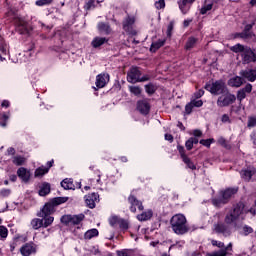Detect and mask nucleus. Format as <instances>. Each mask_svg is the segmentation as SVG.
<instances>
[{"mask_svg": "<svg viewBox=\"0 0 256 256\" xmlns=\"http://www.w3.org/2000/svg\"><path fill=\"white\" fill-rule=\"evenodd\" d=\"M119 221H121V218L117 217V216H112L110 218V225L112 227H115V225H119Z\"/></svg>", "mask_w": 256, "mask_h": 256, "instance_id": "49530a36", "label": "nucleus"}, {"mask_svg": "<svg viewBox=\"0 0 256 256\" xmlns=\"http://www.w3.org/2000/svg\"><path fill=\"white\" fill-rule=\"evenodd\" d=\"M203 95H205V91H203V90H199V91L195 94V96L197 97V99L203 97Z\"/></svg>", "mask_w": 256, "mask_h": 256, "instance_id": "69168bd1", "label": "nucleus"}, {"mask_svg": "<svg viewBox=\"0 0 256 256\" xmlns=\"http://www.w3.org/2000/svg\"><path fill=\"white\" fill-rule=\"evenodd\" d=\"M11 195L10 189H2L0 190V197H9Z\"/></svg>", "mask_w": 256, "mask_h": 256, "instance_id": "3c124183", "label": "nucleus"}, {"mask_svg": "<svg viewBox=\"0 0 256 256\" xmlns=\"http://www.w3.org/2000/svg\"><path fill=\"white\" fill-rule=\"evenodd\" d=\"M195 3V0H180L178 2L179 9L182 11L183 15H187L189 13V10L191 9V5Z\"/></svg>", "mask_w": 256, "mask_h": 256, "instance_id": "dca6fc26", "label": "nucleus"}, {"mask_svg": "<svg viewBox=\"0 0 256 256\" xmlns=\"http://www.w3.org/2000/svg\"><path fill=\"white\" fill-rule=\"evenodd\" d=\"M247 127H249V129L256 127V117L251 116L248 118V124Z\"/></svg>", "mask_w": 256, "mask_h": 256, "instance_id": "c03bdc74", "label": "nucleus"}, {"mask_svg": "<svg viewBox=\"0 0 256 256\" xmlns=\"http://www.w3.org/2000/svg\"><path fill=\"white\" fill-rule=\"evenodd\" d=\"M27 160L25 159V157H22V156H15L12 160V162L14 163V165H17V166H21V165H25V162Z\"/></svg>", "mask_w": 256, "mask_h": 256, "instance_id": "f704fd0d", "label": "nucleus"}, {"mask_svg": "<svg viewBox=\"0 0 256 256\" xmlns=\"http://www.w3.org/2000/svg\"><path fill=\"white\" fill-rule=\"evenodd\" d=\"M208 256H227V250L221 249L219 251L208 254Z\"/></svg>", "mask_w": 256, "mask_h": 256, "instance_id": "79ce46f5", "label": "nucleus"}, {"mask_svg": "<svg viewBox=\"0 0 256 256\" xmlns=\"http://www.w3.org/2000/svg\"><path fill=\"white\" fill-rule=\"evenodd\" d=\"M53 3V0H37L36 5L38 7H43V5H51Z\"/></svg>", "mask_w": 256, "mask_h": 256, "instance_id": "a18cd8bd", "label": "nucleus"}, {"mask_svg": "<svg viewBox=\"0 0 256 256\" xmlns=\"http://www.w3.org/2000/svg\"><path fill=\"white\" fill-rule=\"evenodd\" d=\"M243 77H239V76H235V77H232L228 80V85L229 87H241V85H243Z\"/></svg>", "mask_w": 256, "mask_h": 256, "instance_id": "aec40b11", "label": "nucleus"}, {"mask_svg": "<svg viewBox=\"0 0 256 256\" xmlns=\"http://www.w3.org/2000/svg\"><path fill=\"white\" fill-rule=\"evenodd\" d=\"M145 91L146 93H148V95H153V93H155V85L153 84L145 85Z\"/></svg>", "mask_w": 256, "mask_h": 256, "instance_id": "37998d69", "label": "nucleus"}, {"mask_svg": "<svg viewBox=\"0 0 256 256\" xmlns=\"http://www.w3.org/2000/svg\"><path fill=\"white\" fill-rule=\"evenodd\" d=\"M42 227L47 228L51 225H53V221H55V218L53 216H45L42 217Z\"/></svg>", "mask_w": 256, "mask_h": 256, "instance_id": "2f4dec72", "label": "nucleus"}, {"mask_svg": "<svg viewBox=\"0 0 256 256\" xmlns=\"http://www.w3.org/2000/svg\"><path fill=\"white\" fill-rule=\"evenodd\" d=\"M165 45V40H158L157 42H153L150 47V51L155 53L158 49H161Z\"/></svg>", "mask_w": 256, "mask_h": 256, "instance_id": "c756f323", "label": "nucleus"}, {"mask_svg": "<svg viewBox=\"0 0 256 256\" xmlns=\"http://www.w3.org/2000/svg\"><path fill=\"white\" fill-rule=\"evenodd\" d=\"M214 139H202L200 140V145H204V147H211V143H213Z\"/></svg>", "mask_w": 256, "mask_h": 256, "instance_id": "de8ad7c7", "label": "nucleus"}, {"mask_svg": "<svg viewBox=\"0 0 256 256\" xmlns=\"http://www.w3.org/2000/svg\"><path fill=\"white\" fill-rule=\"evenodd\" d=\"M246 94L251 93L253 91V85L251 84H246V86L242 89Z\"/></svg>", "mask_w": 256, "mask_h": 256, "instance_id": "6e6d98bb", "label": "nucleus"}, {"mask_svg": "<svg viewBox=\"0 0 256 256\" xmlns=\"http://www.w3.org/2000/svg\"><path fill=\"white\" fill-rule=\"evenodd\" d=\"M245 97H247V93L245 91H243L242 89L239 90L237 93L238 101H243V99H245Z\"/></svg>", "mask_w": 256, "mask_h": 256, "instance_id": "8fccbe9b", "label": "nucleus"}, {"mask_svg": "<svg viewBox=\"0 0 256 256\" xmlns=\"http://www.w3.org/2000/svg\"><path fill=\"white\" fill-rule=\"evenodd\" d=\"M20 251L23 256H29L32 255V253H35L37 250L33 245L25 244L24 246L21 247Z\"/></svg>", "mask_w": 256, "mask_h": 256, "instance_id": "4be33fe9", "label": "nucleus"}, {"mask_svg": "<svg viewBox=\"0 0 256 256\" xmlns=\"http://www.w3.org/2000/svg\"><path fill=\"white\" fill-rule=\"evenodd\" d=\"M238 37H240L241 39H253V32L243 30V32L238 34Z\"/></svg>", "mask_w": 256, "mask_h": 256, "instance_id": "e433bc0d", "label": "nucleus"}, {"mask_svg": "<svg viewBox=\"0 0 256 256\" xmlns=\"http://www.w3.org/2000/svg\"><path fill=\"white\" fill-rule=\"evenodd\" d=\"M17 175L24 183H29V180L31 179V171L25 167L19 168L17 170Z\"/></svg>", "mask_w": 256, "mask_h": 256, "instance_id": "2eb2a0df", "label": "nucleus"}, {"mask_svg": "<svg viewBox=\"0 0 256 256\" xmlns=\"http://www.w3.org/2000/svg\"><path fill=\"white\" fill-rule=\"evenodd\" d=\"M193 107H195V106H193V103L192 102H190L189 104H187L186 105V107H185V111H186V113H191V111H193Z\"/></svg>", "mask_w": 256, "mask_h": 256, "instance_id": "052dcab7", "label": "nucleus"}, {"mask_svg": "<svg viewBox=\"0 0 256 256\" xmlns=\"http://www.w3.org/2000/svg\"><path fill=\"white\" fill-rule=\"evenodd\" d=\"M99 199V194L97 193H92L91 195L85 196V202L87 207L90 209H95V201Z\"/></svg>", "mask_w": 256, "mask_h": 256, "instance_id": "6ab92c4d", "label": "nucleus"}, {"mask_svg": "<svg viewBox=\"0 0 256 256\" xmlns=\"http://www.w3.org/2000/svg\"><path fill=\"white\" fill-rule=\"evenodd\" d=\"M0 51L4 53V55H7V51H8L7 45L0 46Z\"/></svg>", "mask_w": 256, "mask_h": 256, "instance_id": "338daca9", "label": "nucleus"}, {"mask_svg": "<svg viewBox=\"0 0 256 256\" xmlns=\"http://www.w3.org/2000/svg\"><path fill=\"white\" fill-rule=\"evenodd\" d=\"M61 186L63 189H72L75 190L77 187H75V184H73V180L66 178L61 182Z\"/></svg>", "mask_w": 256, "mask_h": 256, "instance_id": "bb28decb", "label": "nucleus"}, {"mask_svg": "<svg viewBox=\"0 0 256 256\" xmlns=\"http://www.w3.org/2000/svg\"><path fill=\"white\" fill-rule=\"evenodd\" d=\"M191 103L194 107H202L203 106V101H201V100H193V101H191Z\"/></svg>", "mask_w": 256, "mask_h": 256, "instance_id": "13d9d810", "label": "nucleus"}, {"mask_svg": "<svg viewBox=\"0 0 256 256\" xmlns=\"http://www.w3.org/2000/svg\"><path fill=\"white\" fill-rule=\"evenodd\" d=\"M156 9H163L165 8V0H158L155 2Z\"/></svg>", "mask_w": 256, "mask_h": 256, "instance_id": "603ef678", "label": "nucleus"}, {"mask_svg": "<svg viewBox=\"0 0 256 256\" xmlns=\"http://www.w3.org/2000/svg\"><path fill=\"white\" fill-rule=\"evenodd\" d=\"M256 170L253 166H249L247 168H244L241 170L240 175L241 178L244 179V181H251V177L255 175Z\"/></svg>", "mask_w": 256, "mask_h": 256, "instance_id": "4468645a", "label": "nucleus"}, {"mask_svg": "<svg viewBox=\"0 0 256 256\" xmlns=\"http://www.w3.org/2000/svg\"><path fill=\"white\" fill-rule=\"evenodd\" d=\"M68 200H69V198H67V197H58V198L52 199L50 202H48L44 205V207L37 214V216L38 217H47V216L53 215V213H55V207H57V205L67 203Z\"/></svg>", "mask_w": 256, "mask_h": 256, "instance_id": "f03ea898", "label": "nucleus"}, {"mask_svg": "<svg viewBox=\"0 0 256 256\" xmlns=\"http://www.w3.org/2000/svg\"><path fill=\"white\" fill-rule=\"evenodd\" d=\"M201 135H203V132H201V130H194L193 131V136L194 137H201Z\"/></svg>", "mask_w": 256, "mask_h": 256, "instance_id": "e2e57ef3", "label": "nucleus"}, {"mask_svg": "<svg viewBox=\"0 0 256 256\" xmlns=\"http://www.w3.org/2000/svg\"><path fill=\"white\" fill-rule=\"evenodd\" d=\"M49 193H51V185L45 182L40 186L39 195L40 197H45V195H49Z\"/></svg>", "mask_w": 256, "mask_h": 256, "instance_id": "b1692460", "label": "nucleus"}, {"mask_svg": "<svg viewBox=\"0 0 256 256\" xmlns=\"http://www.w3.org/2000/svg\"><path fill=\"white\" fill-rule=\"evenodd\" d=\"M182 161L185 163V165H187L188 169H197V166H195V164L193 163V161H191L189 157L184 158Z\"/></svg>", "mask_w": 256, "mask_h": 256, "instance_id": "ea45409f", "label": "nucleus"}, {"mask_svg": "<svg viewBox=\"0 0 256 256\" xmlns=\"http://www.w3.org/2000/svg\"><path fill=\"white\" fill-rule=\"evenodd\" d=\"M85 219V215L79 214V215H64L61 218V222L65 225H79L81 221Z\"/></svg>", "mask_w": 256, "mask_h": 256, "instance_id": "1a4fd4ad", "label": "nucleus"}, {"mask_svg": "<svg viewBox=\"0 0 256 256\" xmlns=\"http://www.w3.org/2000/svg\"><path fill=\"white\" fill-rule=\"evenodd\" d=\"M205 89L206 91H209L211 95H222V93L229 90V88H227V84H225V81L223 80L208 83L205 85Z\"/></svg>", "mask_w": 256, "mask_h": 256, "instance_id": "39448f33", "label": "nucleus"}, {"mask_svg": "<svg viewBox=\"0 0 256 256\" xmlns=\"http://www.w3.org/2000/svg\"><path fill=\"white\" fill-rule=\"evenodd\" d=\"M197 44V39L196 38H189L188 41L186 42L185 48L187 51L193 49L195 45Z\"/></svg>", "mask_w": 256, "mask_h": 256, "instance_id": "c9c22d12", "label": "nucleus"}, {"mask_svg": "<svg viewBox=\"0 0 256 256\" xmlns=\"http://www.w3.org/2000/svg\"><path fill=\"white\" fill-rule=\"evenodd\" d=\"M16 30L19 31L21 35H25V33H29V24L25 19L21 17H17L14 20Z\"/></svg>", "mask_w": 256, "mask_h": 256, "instance_id": "9d476101", "label": "nucleus"}, {"mask_svg": "<svg viewBox=\"0 0 256 256\" xmlns=\"http://www.w3.org/2000/svg\"><path fill=\"white\" fill-rule=\"evenodd\" d=\"M213 9V3H205L200 9L201 15H206L207 11H211Z\"/></svg>", "mask_w": 256, "mask_h": 256, "instance_id": "4c0bfd02", "label": "nucleus"}, {"mask_svg": "<svg viewBox=\"0 0 256 256\" xmlns=\"http://www.w3.org/2000/svg\"><path fill=\"white\" fill-rule=\"evenodd\" d=\"M128 89L130 93L136 97H139V95H141L143 92V89H141L139 86H129Z\"/></svg>", "mask_w": 256, "mask_h": 256, "instance_id": "473e14b6", "label": "nucleus"}, {"mask_svg": "<svg viewBox=\"0 0 256 256\" xmlns=\"http://www.w3.org/2000/svg\"><path fill=\"white\" fill-rule=\"evenodd\" d=\"M178 151L182 160L187 158V154H185V148L183 146H178Z\"/></svg>", "mask_w": 256, "mask_h": 256, "instance_id": "864d4df0", "label": "nucleus"}, {"mask_svg": "<svg viewBox=\"0 0 256 256\" xmlns=\"http://www.w3.org/2000/svg\"><path fill=\"white\" fill-rule=\"evenodd\" d=\"M215 231L217 233H223L225 237L231 235V228L225 224H218L215 226Z\"/></svg>", "mask_w": 256, "mask_h": 256, "instance_id": "412c9836", "label": "nucleus"}, {"mask_svg": "<svg viewBox=\"0 0 256 256\" xmlns=\"http://www.w3.org/2000/svg\"><path fill=\"white\" fill-rule=\"evenodd\" d=\"M171 31H173V23H170L167 27V37H171Z\"/></svg>", "mask_w": 256, "mask_h": 256, "instance_id": "680f3d73", "label": "nucleus"}, {"mask_svg": "<svg viewBox=\"0 0 256 256\" xmlns=\"http://www.w3.org/2000/svg\"><path fill=\"white\" fill-rule=\"evenodd\" d=\"M105 43H107V38H105V37H95L92 40L91 45L94 49H97V48L101 47V45H105Z\"/></svg>", "mask_w": 256, "mask_h": 256, "instance_id": "5701e85b", "label": "nucleus"}, {"mask_svg": "<svg viewBox=\"0 0 256 256\" xmlns=\"http://www.w3.org/2000/svg\"><path fill=\"white\" fill-rule=\"evenodd\" d=\"M9 235V230L5 226H0V241H5Z\"/></svg>", "mask_w": 256, "mask_h": 256, "instance_id": "72a5a7b5", "label": "nucleus"}, {"mask_svg": "<svg viewBox=\"0 0 256 256\" xmlns=\"http://www.w3.org/2000/svg\"><path fill=\"white\" fill-rule=\"evenodd\" d=\"M165 139H166V141L173 142V135H171V134H165Z\"/></svg>", "mask_w": 256, "mask_h": 256, "instance_id": "774afa93", "label": "nucleus"}, {"mask_svg": "<svg viewBox=\"0 0 256 256\" xmlns=\"http://www.w3.org/2000/svg\"><path fill=\"white\" fill-rule=\"evenodd\" d=\"M47 173H49V168L45 166H41L35 170L34 177L36 178L43 177V175H47Z\"/></svg>", "mask_w": 256, "mask_h": 256, "instance_id": "cd10ccee", "label": "nucleus"}, {"mask_svg": "<svg viewBox=\"0 0 256 256\" xmlns=\"http://www.w3.org/2000/svg\"><path fill=\"white\" fill-rule=\"evenodd\" d=\"M84 9H86V11H89L90 9H95V0H88L84 5Z\"/></svg>", "mask_w": 256, "mask_h": 256, "instance_id": "a19ab883", "label": "nucleus"}, {"mask_svg": "<svg viewBox=\"0 0 256 256\" xmlns=\"http://www.w3.org/2000/svg\"><path fill=\"white\" fill-rule=\"evenodd\" d=\"M185 147L188 151H191V149H193V142L190 140V138L186 141Z\"/></svg>", "mask_w": 256, "mask_h": 256, "instance_id": "4d7b16f0", "label": "nucleus"}, {"mask_svg": "<svg viewBox=\"0 0 256 256\" xmlns=\"http://www.w3.org/2000/svg\"><path fill=\"white\" fill-rule=\"evenodd\" d=\"M98 31H100V33H104L105 35H109V33H111V27L101 22L98 24Z\"/></svg>", "mask_w": 256, "mask_h": 256, "instance_id": "7c9ffc66", "label": "nucleus"}, {"mask_svg": "<svg viewBox=\"0 0 256 256\" xmlns=\"http://www.w3.org/2000/svg\"><path fill=\"white\" fill-rule=\"evenodd\" d=\"M211 243H212L213 247H218L219 249L225 248V243H223L221 241L212 240Z\"/></svg>", "mask_w": 256, "mask_h": 256, "instance_id": "09e8293b", "label": "nucleus"}, {"mask_svg": "<svg viewBox=\"0 0 256 256\" xmlns=\"http://www.w3.org/2000/svg\"><path fill=\"white\" fill-rule=\"evenodd\" d=\"M234 101H237V97L231 94L229 90H226L224 93L220 94L216 103L219 107H229V105H233Z\"/></svg>", "mask_w": 256, "mask_h": 256, "instance_id": "0eeeda50", "label": "nucleus"}, {"mask_svg": "<svg viewBox=\"0 0 256 256\" xmlns=\"http://www.w3.org/2000/svg\"><path fill=\"white\" fill-rule=\"evenodd\" d=\"M240 76L245 81H249L250 83H255L256 81V68H247L245 70L240 71Z\"/></svg>", "mask_w": 256, "mask_h": 256, "instance_id": "9b49d317", "label": "nucleus"}, {"mask_svg": "<svg viewBox=\"0 0 256 256\" xmlns=\"http://www.w3.org/2000/svg\"><path fill=\"white\" fill-rule=\"evenodd\" d=\"M222 123H229V115L224 114L221 119Z\"/></svg>", "mask_w": 256, "mask_h": 256, "instance_id": "0e129e2a", "label": "nucleus"}, {"mask_svg": "<svg viewBox=\"0 0 256 256\" xmlns=\"http://www.w3.org/2000/svg\"><path fill=\"white\" fill-rule=\"evenodd\" d=\"M135 25V17H127L123 22V29L129 35H137V30L133 29Z\"/></svg>", "mask_w": 256, "mask_h": 256, "instance_id": "f8f14e48", "label": "nucleus"}, {"mask_svg": "<svg viewBox=\"0 0 256 256\" xmlns=\"http://www.w3.org/2000/svg\"><path fill=\"white\" fill-rule=\"evenodd\" d=\"M92 185H94V187H97V185H101V175H98V178L92 179Z\"/></svg>", "mask_w": 256, "mask_h": 256, "instance_id": "bf43d9fd", "label": "nucleus"}, {"mask_svg": "<svg viewBox=\"0 0 256 256\" xmlns=\"http://www.w3.org/2000/svg\"><path fill=\"white\" fill-rule=\"evenodd\" d=\"M128 83H143L149 81V76L141 77V70L137 67H132L127 74Z\"/></svg>", "mask_w": 256, "mask_h": 256, "instance_id": "423d86ee", "label": "nucleus"}, {"mask_svg": "<svg viewBox=\"0 0 256 256\" xmlns=\"http://www.w3.org/2000/svg\"><path fill=\"white\" fill-rule=\"evenodd\" d=\"M172 230L176 235H185L189 231L187 226V218L183 214H176L170 220Z\"/></svg>", "mask_w": 256, "mask_h": 256, "instance_id": "f257e3e1", "label": "nucleus"}, {"mask_svg": "<svg viewBox=\"0 0 256 256\" xmlns=\"http://www.w3.org/2000/svg\"><path fill=\"white\" fill-rule=\"evenodd\" d=\"M230 50H232L233 53H241L242 61L244 63H253L256 61L255 52H253V50H251V48L248 46L236 44L230 47Z\"/></svg>", "mask_w": 256, "mask_h": 256, "instance_id": "7ed1b4c3", "label": "nucleus"}, {"mask_svg": "<svg viewBox=\"0 0 256 256\" xmlns=\"http://www.w3.org/2000/svg\"><path fill=\"white\" fill-rule=\"evenodd\" d=\"M243 213V206L236 205L233 207V210L230 211L225 217L226 225H232L236 220L239 219V216Z\"/></svg>", "mask_w": 256, "mask_h": 256, "instance_id": "6e6552de", "label": "nucleus"}, {"mask_svg": "<svg viewBox=\"0 0 256 256\" xmlns=\"http://www.w3.org/2000/svg\"><path fill=\"white\" fill-rule=\"evenodd\" d=\"M118 225H119L120 229H123V231H127L129 229V221H127L125 219L120 218Z\"/></svg>", "mask_w": 256, "mask_h": 256, "instance_id": "58836bf2", "label": "nucleus"}, {"mask_svg": "<svg viewBox=\"0 0 256 256\" xmlns=\"http://www.w3.org/2000/svg\"><path fill=\"white\" fill-rule=\"evenodd\" d=\"M109 83V74H99L96 76V87L103 89Z\"/></svg>", "mask_w": 256, "mask_h": 256, "instance_id": "f3484780", "label": "nucleus"}, {"mask_svg": "<svg viewBox=\"0 0 256 256\" xmlns=\"http://www.w3.org/2000/svg\"><path fill=\"white\" fill-rule=\"evenodd\" d=\"M30 225L32 229H41V227H43V219L34 218L31 220Z\"/></svg>", "mask_w": 256, "mask_h": 256, "instance_id": "c85d7f7f", "label": "nucleus"}, {"mask_svg": "<svg viewBox=\"0 0 256 256\" xmlns=\"http://www.w3.org/2000/svg\"><path fill=\"white\" fill-rule=\"evenodd\" d=\"M128 203H130V211L132 213H137V208L139 211H143V203L139 201L135 196L130 195L128 197Z\"/></svg>", "mask_w": 256, "mask_h": 256, "instance_id": "ddd939ff", "label": "nucleus"}, {"mask_svg": "<svg viewBox=\"0 0 256 256\" xmlns=\"http://www.w3.org/2000/svg\"><path fill=\"white\" fill-rule=\"evenodd\" d=\"M137 109L142 113V115H147L151 109V106L147 100H141L137 103Z\"/></svg>", "mask_w": 256, "mask_h": 256, "instance_id": "a211bd4d", "label": "nucleus"}, {"mask_svg": "<svg viewBox=\"0 0 256 256\" xmlns=\"http://www.w3.org/2000/svg\"><path fill=\"white\" fill-rule=\"evenodd\" d=\"M153 217V211L147 210L145 212H142L140 215H137L138 221H149Z\"/></svg>", "mask_w": 256, "mask_h": 256, "instance_id": "393cba45", "label": "nucleus"}, {"mask_svg": "<svg viewBox=\"0 0 256 256\" xmlns=\"http://www.w3.org/2000/svg\"><path fill=\"white\" fill-rule=\"evenodd\" d=\"M99 236V230L96 228L87 230L84 234V239L90 240L93 239V237H98Z\"/></svg>", "mask_w": 256, "mask_h": 256, "instance_id": "a878e982", "label": "nucleus"}, {"mask_svg": "<svg viewBox=\"0 0 256 256\" xmlns=\"http://www.w3.org/2000/svg\"><path fill=\"white\" fill-rule=\"evenodd\" d=\"M239 191L237 188H228L220 192L219 198H214L212 200L213 205L215 207H221V205H227L229 203L231 197L235 195Z\"/></svg>", "mask_w": 256, "mask_h": 256, "instance_id": "20e7f679", "label": "nucleus"}, {"mask_svg": "<svg viewBox=\"0 0 256 256\" xmlns=\"http://www.w3.org/2000/svg\"><path fill=\"white\" fill-rule=\"evenodd\" d=\"M243 231H244V235H251V233H253V229L251 228V226H244L243 227Z\"/></svg>", "mask_w": 256, "mask_h": 256, "instance_id": "5fc2aeb1", "label": "nucleus"}]
</instances>
